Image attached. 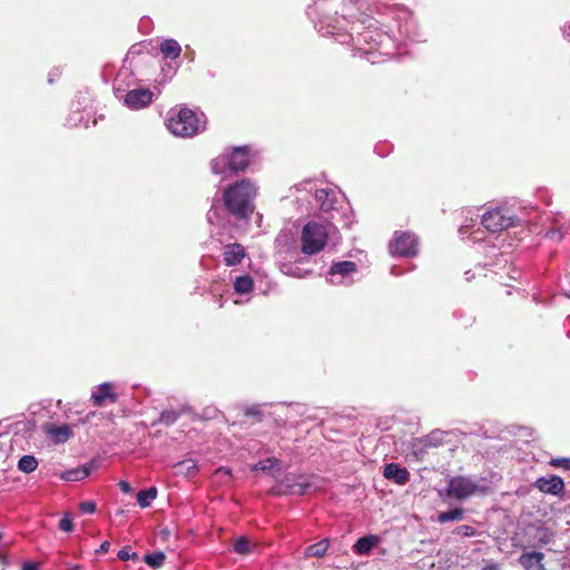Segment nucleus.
<instances>
[{"label": "nucleus", "instance_id": "nucleus-8", "mask_svg": "<svg viewBox=\"0 0 570 570\" xmlns=\"http://www.w3.org/2000/svg\"><path fill=\"white\" fill-rule=\"evenodd\" d=\"M372 13L377 14H389L392 12H396L397 19L404 20L399 23V33L410 41H419L420 37L416 32V26L413 19L410 17V13L405 9L394 8V6L385 4V3H376L372 9H370Z\"/></svg>", "mask_w": 570, "mask_h": 570}, {"label": "nucleus", "instance_id": "nucleus-32", "mask_svg": "<svg viewBox=\"0 0 570 570\" xmlns=\"http://www.w3.org/2000/svg\"><path fill=\"white\" fill-rule=\"evenodd\" d=\"M275 468H277L278 471L281 470V461L276 458H268L266 460H262V461L257 462L253 466V470L267 472V471H272Z\"/></svg>", "mask_w": 570, "mask_h": 570}, {"label": "nucleus", "instance_id": "nucleus-40", "mask_svg": "<svg viewBox=\"0 0 570 570\" xmlns=\"http://www.w3.org/2000/svg\"><path fill=\"white\" fill-rule=\"evenodd\" d=\"M118 558L122 561H128L130 559H138V554L131 551L130 547H124L118 551Z\"/></svg>", "mask_w": 570, "mask_h": 570}, {"label": "nucleus", "instance_id": "nucleus-29", "mask_svg": "<svg viewBox=\"0 0 570 570\" xmlns=\"http://www.w3.org/2000/svg\"><path fill=\"white\" fill-rule=\"evenodd\" d=\"M38 465H39V462L36 459V456L30 455V454L22 455L18 461L19 471L27 473V474L33 472L38 468Z\"/></svg>", "mask_w": 570, "mask_h": 570}, {"label": "nucleus", "instance_id": "nucleus-3", "mask_svg": "<svg viewBox=\"0 0 570 570\" xmlns=\"http://www.w3.org/2000/svg\"><path fill=\"white\" fill-rule=\"evenodd\" d=\"M255 195L256 188L250 180L242 179L225 190V206L233 215L247 218L254 209L252 202Z\"/></svg>", "mask_w": 570, "mask_h": 570}, {"label": "nucleus", "instance_id": "nucleus-46", "mask_svg": "<svg viewBox=\"0 0 570 570\" xmlns=\"http://www.w3.org/2000/svg\"><path fill=\"white\" fill-rule=\"evenodd\" d=\"M119 488H120V490L124 493H130L131 492V487H130V484L127 481H120L119 482Z\"/></svg>", "mask_w": 570, "mask_h": 570}, {"label": "nucleus", "instance_id": "nucleus-43", "mask_svg": "<svg viewBox=\"0 0 570 570\" xmlns=\"http://www.w3.org/2000/svg\"><path fill=\"white\" fill-rule=\"evenodd\" d=\"M552 537H553L552 532H550L548 529H542L541 534L539 537V541L542 544H547L551 541Z\"/></svg>", "mask_w": 570, "mask_h": 570}, {"label": "nucleus", "instance_id": "nucleus-14", "mask_svg": "<svg viewBox=\"0 0 570 570\" xmlns=\"http://www.w3.org/2000/svg\"><path fill=\"white\" fill-rule=\"evenodd\" d=\"M449 434V432L442 431V430H433L429 434L415 439L413 443V448L415 449V454H424L428 452V450L433 448H439L443 445L445 441V436Z\"/></svg>", "mask_w": 570, "mask_h": 570}, {"label": "nucleus", "instance_id": "nucleus-45", "mask_svg": "<svg viewBox=\"0 0 570 570\" xmlns=\"http://www.w3.org/2000/svg\"><path fill=\"white\" fill-rule=\"evenodd\" d=\"M9 421V419H6V422ZM2 423H4V420H2ZM19 424H23V422H14V423H8V424H2V434L3 433H8L11 429L12 425H14L16 428H18Z\"/></svg>", "mask_w": 570, "mask_h": 570}, {"label": "nucleus", "instance_id": "nucleus-26", "mask_svg": "<svg viewBox=\"0 0 570 570\" xmlns=\"http://www.w3.org/2000/svg\"><path fill=\"white\" fill-rule=\"evenodd\" d=\"M48 434L56 443H65L72 435V430L68 424H62L59 426L49 428Z\"/></svg>", "mask_w": 570, "mask_h": 570}, {"label": "nucleus", "instance_id": "nucleus-28", "mask_svg": "<svg viewBox=\"0 0 570 570\" xmlns=\"http://www.w3.org/2000/svg\"><path fill=\"white\" fill-rule=\"evenodd\" d=\"M233 287L237 294H248L252 292L254 283L249 275H240L234 279Z\"/></svg>", "mask_w": 570, "mask_h": 570}, {"label": "nucleus", "instance_id": "nucleus-31", "mask_svg": "<svg viewBox=\"0 0 570 570\" xmlns=\"http://www.w3.org/2000/svg\"><path fill=\"white\" fill-rule=\"evenodd\" d=\"M464 510L462 508H454L449 511L441 512L438 515V521L440 523H446L450 521H460L463 519Z\"/></svg>", "mask_w": 570, "mask_h": 570}, {"label": "nucleus", "instance_id": "nucleus-10", "mask_svg": "<svg viewBox=\"0 0 570 570\" xmlns=\"http://www.w3.org/2000/svg\"><path fill=\"white\" fill-rule=\"evenodd\" d=\"M130 110L145 109L155 100V94L145 87L137 85L116 97Z\"/></svg>", "mask_w": 570, "mask_h": 570}, {"label": "nucleus", "instance_id": "nucleus-20", "mask_svg": "<svg viewBox=\"0 0 570 570\" xmlns=\"http://www.w3.org/2000/svg\"><path fill=\"white\" fill-rule=\"evenodd\" d=\"M543 559L544 554L542 552H523L519 557V563L525 569V570H544L543 566Z\"/></svg>", "mask_w": 570, "mask_h": 570}, {"label": "nucleus", "instance_id": "nucleus-36", "mask_svg": "<svg viewBox=\"0 0 570 570\" xmlns=\"http://www.w3.org/2000/svg\"><path fill=\"white\" fill-rule=\"evenodd\" d=\"M234 550L239 554L248 553L249 552V541L244 537L236 539V541L234 543Z\"/></svg>", "mask_w": 570, "mask_h": 570}, {"label": "nucleus", "instance_id": "nucleus-33", "mask_svg": "<svg viewBox=\"0 0 570 570\" xmlns=\"http://www.w3.org/2000/svg\"><path fill=\"white\" fill-rule=\"evenodd\" d=\"M165 553L161 551L147 553L144 557V561L151 568L157 569L163 566L165 561Z\"/></svg>", "mask_w": 570, "mask_h": 570}, {"label": "nucleus", "instance_id": "nucleus-15", "mask_svg": "<svg viewBox=\"0 0 570 570\" xmlns=\"http://www.w3.org/2000/svg\"><path fill=\"white\" fill-rule=\"evenodd\" d=\"M533 487L544 494L560 497L564 491V482L562 478L551 474L549 476H540L533 483Z\"/></svg>", "mask_w": 570, "mask_h": 570}, {"label": "nucleus", "instance_id": "nucleus-52", "mask_svg": "<svg viewBox=\"0 0 570 570\" xmlns=\"http://www.w3.org/2000/svg\"><path fill=\"white\" fill-rule=\"evenodd\" d=\"M80 568L79 564H68V570H79Z\"/></svg>", "mask_w": 570, "mask_h": 570}, {"label": "nucleus", "instance_id": "nucleus-54", "mask_svg": "<svg viewBox=\"0 0 570 570\" xmlns=\"http://www.w3.org/2000/svg\"><path fill=\"white\" fill-rule=\"evenodd\" d=\"M466 228H468L466 226H462V227L460 228V233H461L462 235H464V234L466 233Z\"/></svg>", "mask_w": 570, "mask_h": 570}, {"label": "nucleus", "instance_id": "nucleus-38", "mask_svg": "<svg viewBox=\"0 0 570 570\" xmlns=\"http://www.w3.org/2000/svg\"><path fill=\"white\" fill-rule=\"evenodd\" d=\"M244 413L246 416L255 417L257 421H261L263 417V412L258 404L246 407Z\"/></svg>", "mask_w": 570, "mask_h": 570}, {"label": "nucleus", "instance_id": "nucleus-42", "mask_svg": "<svg viewBox=\"0 0 570 570\" xmlns=\"http://www.w3.org/2000/svg\"><path fill=\"white\" fill-rule=\"evenodd\" d=\"M79 509L83 513H94L96 511V503L92 501H83L80 503Z\"/></svg>", "mask_w": 570, "mask_h": 570}, {"label": "nucleus", "instance_id": "nucleus-19", "mask_svg": "<svg viewBox=\"0 0 570 570\" xmlns=\"http://www.w3.org/2000/svg\"><path fill=\"white\" fill-rule=\"evenodd\" d=\"M91 400L96 406H101L106 400H110L111 403H115L117 401V394L112 392V385L105 382L98 385L96 391L91 393Z\"/></svg>", "mask_w": 570, "mask_h": 570}, {"label": "nucleus", "instance_id": "nucleus-4", "mask_svg": "<svg viewBox=\"0 0 570 570\" xmlns=\"http://www.w3.org/2000/svg\"><path fill=\"white\" fill-rule=\"evenodd\" d=\"M335 232L336 227L332 222H308L301 233L302 253L308 256L320 253L325 247L330 236Z\"/></svg>", "mask_w": 570, "mask_h": 570}, {"label": "nucleus", "instance_id": "nucleus-22", "mask_svg": "<svg viewBox=\"0 0 570 570\" xmlns=\"http://www.w3.org/2000/svg\"><path fill=\"white\" fill-rule=\"evenodd\" d=\"M91 464H83L81 466L70 469L60 474V479L67 482H77L86 479L91 473Z\"/></svg>", "mask_w": 570, "mask_h": 570}, {"label": "nucleus", "instance_id": "nucleus-11", "mask_svg": "<svg viewBox=\"0 0 570 570\" xmlns=\"http://www.w3.org/2000/svg\"><path fill=\"white\" fill-rule=\"evenodd\" d=\"M390 253L393 256L414 257L417 255V237L410 232H395L390 243Z\"/></svg>", "mask_w": 570, "mask_h": 570}, {"label": "nucleus", "instance_id": "nucleus-48", "mask_svg": "<svg viewBox=\"0 0 570 570\" xmlns=\"http://www.w3.org/2000/svg\"><path fill=\"white\" fill-rule=\"evenodd\" d=\"M22 570H38V564L35 562H26L22 566Z\"/></svg>", "mask_w": 570, "mask_h": 570}, {"label": "nucleus", "instance_id": "nucleus-30", "mask_svg": "<svg viewBox=\"0 0 570 570\" xmlns=\"http://www.w3.org/2000/svg\"><path fill=\"white\" fill-rule=\"evenodd\" d=\"M156 497L157 489L155 487H150L149 489L141 490L137 493V502L141 508H147Z\"/></svg>", "mask_w": 570, "mask_h": 570}, {"label": "nucleus", "instance_id": "nucleus-53", "mask_svg": "<svg viewBox=\"0 0 570 570\" xmlns=\"http://www.w3.org/2000/svg\"><path fill=\"white\" fill-rule=\"evenodd\" d=\"M57 71H58V70H56L55 72H50V73H49V82H52V81H53V76H57V75H58V72H57Z\"/></svg>", "mask_w": 570, "mask_h": 570}, {"label": "nucleus", "instance_id": "nucleus-35", "mask_svg": "<svg viewBox=\"0 0 570 570\" xmlns=\"http://www.w3.org/2000/svg\"><path fill=\"white\" fill-rule=\"evenodd\" d=\"M180 416V412L175 410H165L160 413L159 422L166 426L173 425Z\"/></svg>", "mask_w": 570, "mask_h": 570}, {"label": "nucleus", "instance_id": "nucleus-1", "mask_svg": "<svg viewBox=\"0 0 570 570\" xmlns=\"http://www.w3.org/2000/svg\"><path fill=\"white\" fill-rule=\"evenodd\" d=\"M379 21L367 18L347 26H322L320 32L323 36H331L342 45L351 46L354 55L364 56L372 63L377 62L376 53L392 57L396 48L395 40L379 28Z\"/></svg>", "mask_w": 570, "mask_h": 570}, {"label": "nucleus", "instance_id": "nucleus-17", "mask_svg": "<svg viewBox=\"0 0 570 570\" xmlns=\"http://www.w3.org/2000/svg\"><path fill=\"white\" fill-rule=\"evenodd\" d=\"M245 257V248L238 243L227 244L223 248V261L227 266H236Z\"/></svg>", "mask_w": 570, "mask_h": 570}, {"label": "nucleus", "instance_id": "nucleus-13", "mask_svg": "<svg viewBox=\"0 0 570 570\" xmlns=\"http://www.w3.org/2000/svg\"><path fill=\"white\" fill-rule=\"evenodd\" d=\"M272 493L275 495H303L302 474L287 473L272 488Z\"/></svg>", "mask_w": 570, "mask_h": 570}, {"label": "nucleus", "instance_id": "nucleus-44", "mask_svg": "<svg viewBox=\"0 0 570 570\" xmlns=\"http://www.w3.org/2000/svg\"><path fill=\"white\" fill-rule=\"evenodd\" d=\"M292 239L289 233L283 232L276 238V244L281 246L282 244L286 245Z\"/></svg>", "mask_w": 570, "mask_h": 570}, {"label": "nucleus", "instance_id": "nucleus-7", "mask_svg": "<svg viewBox=\"0 0 570 570\" xmlns=\"http://www.w3.org/2000/svg\"><path fill=\"white\" fill-rule=\"evenodd\" d=\"M479 492H484V488L470 476L458 475L448 480L446 488L439 491L441 498L455 499L464 501Z\"/></svg>", "mask_w": 570, "mask_h": 570}, {"label": "nucleus", "instance_id": "nucleus-23", "mask_svg": "<svg viewBox=\"0 0 570 570\" xmlns=\"http://www.w3.org/2000/svg\"><path fill=\"white\" fill-rule=\"evenodd\" d=\"M379 537L374 534L360 538L353 546V551L360 556H366L379 543Z\"/></svg>", "mask_w": 570, "mask_h": 570}, {"label": "nucleus", "instance_id": "nucleus-5", "mask_svg": "<svg viewBox=\"0 0 570 570\" xmlns=\"http://www.w3.org/2000/svg\"><path fill=\"white\" fill-rule=\"evenodd\" d=\"M250 161V150L247 146L234 147L212 160V171L216 175H228L244 171Z\"/></svg>", "mask_w": 570, "mask_h": 570}, {"label": "nucleus", "instance_id": "nucleus-6", "mask_svg": "<svg viewBox=\"0 0 570 570\" xmlns=\"http://www.w3.org/2000/svg\"><path fill=\"white\" fill-rule=\"evenodd\" d=\"M205 115H197L188 108H181L167 119L168 130L177 137H193L205 128Z\"/></svg>", "mask_w": 570, "mask_h": 570}, {"label": "nucleus", "instance_id": "nucleus-41", "mask_svg": "<svg viewBox=\"0 0 570 570\" xmlns=\"http://www.w3.org/2000/svg\"><path fill=\"white\" fill-rule=\"evenodd\" d=\"M73 528V524H72V520L69 515H65L60 521H59V529L65 531V532H70Z\"/></svg>", "mask_w": 570, "mask_h": 570}, {"label": "nucleus", "instance_id": "nucleus-49", "mask_svg": "<svg viewBox=\"0 0 570 570\" xmlns=\"http://www.w3.org/2000/svg\"><path fill=\"white\" fill-rule=\"evenodd\" d=\"M548 236L551 239H558V240H560L562 238V235L560 234L559 230H552V232L548 233Z\"/></svg>", "mask_w": 570, "mask_h": 570}, {"label": "nucleus", "instance_id": "nucleus-34", "mask_svg": "<svg viewBox=\"0 0 570 570\" xmlns=\"http://www.w3.org/2000/svg\"><path fill=\"white\" fill-rule=\"evenodd\" d=\"M282 272L286 275L303 278L309 274V271L303 269L297 265L294 264H283Z\"/></svg>", "mask_w": 570, "mask_h": 570}, {"label": "nucleus", "instance_id": "nucleus-27", "mask_svg": "<svg viewBox=\"0 0 570 570\" xmlns=\"http://www.w3.org/2000/svg\"><path fill=\"white\" fill-rule=\"evenodd\" d=\"M330 547V541L327 538L322 539L321 541L308 546L305 549V556L307 558H322L325 556Z\"/></svg>", "mask_w": 570, "mask_h": 570}, {"label": "nucleus", "instance_id": "nucleus-37", "mask_svg": "<svg viewBox=\"0 0 570 570\" xmlns=\"http://www.w3.org/2000/svg\"><path fill=\"white\" fill-rule=\"evenodd\" d=\"M454 534H458V535H461V537H464V538H470V537H474L476 531L473 527L471 525H468V524H463V525H459L454 529L453 531Z\"/></svg>", "mask_w": 570, "mask_h": 570}, {"label": "nucleus", "instance_id": "nucleus-55", "mask_svg": "<svg viewBox=\"0 0 570 570\" xmlns=\"http://www.w3.org/2000/svg\"><path fill=\"white\" fill-rule=\"evenodd\" d=\"M208 220H209L210 223H213V213H212V210L208 213Z\"/></svg>", "mask_w": 570, "mask_h": 570}, {"label": "nucleus", "instance_id": "nucleus-39", "mask_svg": "<svg viewBox=\"0 0 570 570\" xmlns=\"http://www.w3.org/2000/svg\"><path fill=\"white\" fill-rule=\"evenodd\" d=\"M550 465L554 468H561L566 471H570V458L551 459Z\"/></svg>", "mask_w": 570, "mask_h": 570}, {"label": "nucleus", "instance_id": "nucleus-25", "mask_svg": "<svg viewBox=\"0 0 570 570\" xmlns=\"http://www.w3.org/2000/svg\"><path fill=\"white\" fill-rule=\"evenodd\" d=\"M198 471L197 464L191 459L183 460L174 465V472L176 475L191 478Z\"/></svg>", "mask_w": 570, "mask_h": 570}, {"label": "nucleus", "instance_id": "nucleus-18", "mask_svg": "<svg viewBox=\"0 0 570 570\" xmlns=\"http://www.w3.org/2000/svg\"><path fill=\"white\" fill-rule=\"evenodd\" d=\"M383 475L397 484H405L410 479V472L396 463H387L384 466Z\"/></svg>", "mask_w": 570, "mask_h": 570}, {"label": "nucleus", "instance_id": "nucleus-21", "mask_svg": "<svg viewBox=\"0 0 570 570\" xmlns=\"http://www.w3.org/2000/svg\"><path fill=\"white\" fill-rule=\"evenodd\" d=\"M303 476V495L315 493L326 488L327 480L317 474H302Z\"/></svg>", "mask_w": 570, "mask_h": 570}, {"label": "nucleus", "instance_id": "nucleus-2", "mask_svg": "<svg viewBox=\"0 0 570 570\" xmlns=\"http://www.w3.org/2000/svg\"><path fill=\"white\" fill-rule=\"evenodd\" d=\"M291 194L295 197L299 208L307 214L318 210L325 216L326 222H338L345 216L344 202L337 198V193L328 188H317L312 180H304L291 188Z\"/></svg>", "mask_w": 570, "mask_h": 570}, {"label": "nucleus", "instance_id": "nucleus-16", "mask_svg": "<svg viewBox=\"0 0 570 570\" xmlns=\"http://www.w3.org/2000/svg\"><path fill=\"white\" fill-rule=\"evenodd\" d=\"M136 85L137 79L134 73L128 68L122 67L115 77L114 94L117 97Z\"/></svg>", "mask_w": 570, "mask_h": 570}, {"label": "nucleus", "instance_id": "nucleus-9", "mask_svg": "<svg viewBox=\"0 0 570 570\" xmlns=\"http://www.w3.org/2000/svg\"><path fill=\"white\" fill-rule=\"evenodd\" d=\"M518 218L508 208L498 206L488 209L481 217L482 226L490 233H499L514 226Z\"/></svg>", "mask_w": 570, "mask_h": 570}, {"label": "nucleus", "instance_id": "nucleus-47", "mask_svg": "<svg viewBox=\"0 0 570 570\" xmlns=\"http://www.w3.org/2000/svg\"><path fill=\"white\" fill-rule=\"evenodd\" d=\"M110 543L108 541H104L99 549H97V553H106L109 550Z\"/></svg>", "mask_w": 570, "mask_h": 570}, {"label": "nucleus", "instance_id": "nucleus-24", "mask_svg": "<svg viewBox=\"0 0 570 570\" xmlns=\"http://www.w3.org/2000/svg\"><path fill=\"white\" fill-rule=\"evenodd\" d=\"M159 50L164 58L173 60L177 59L181 53V47L179 42L171 38L163 40L159 46Z\"/></svg>", "mask_w": 570, "mask_h": 570}, {"label": "nucleus", "instance_id": "nucleus-50", "mask_svg": "<svg viewBox=\"0 0 570 570\" xmlns=\"http://www.w3.org/2000/svg\"><path fill=\"white\" fill-rule=\"evenodd\" d=\"M563 33H564V37L570 40V23L564 26Z\"/></svg>", "mask_w": 570, "mask_h": 570}, {"label": "nucleus", "instance_id": "nucleus-12", "mask_svg": "<svg viewBox=\"0 0 570 570\" xmlns=\"http://www.w3.org/2000/svg\"><path fill=\"white\" fill-rule=\"evenodd\" d=\"M356 273V263L351 261L335 262L327 273V282L333 285H351Z\"/></svg>", "mask_w": 570, "mask_h": 570}, {"label": "nucleus", "instance_id": "nucleus-51", "mask_svg": "<svg viewBox=\"0 0 570 570\" xmlns=\"http://www.w3.org/2000/svg\"><path fill=\"white\" fill-rule=\"evenodd\" d=\"M402 273H403V272H402V271H399V268H397L396 266H393V267L391 268V274H392V275L399 276V275H401Z\"/></svg>", "mask_w": 570, "mask_h": 570}]
</instances>
